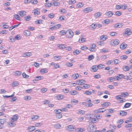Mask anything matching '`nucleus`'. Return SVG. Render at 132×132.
Returning <instances> with one entry per match:
<instances>
[{
    "label": "nucleus",
    "mask_w": 132,
    "mask_h": 132,
    "mask_svg": "<svg viewBox=\"0 0 132 132\" xmlns=\"http://www.w3.org/2000/svg\"><path fill=\"white\" fill-rule=\"evenodd\" d=\"M87 129L90 132L95 131L96 129L95 125L89 124L88 127Z\"/></svg>",
    "instance_id": "nucleus-1"
},
{
    "label": "nucleus",
    "mask_w": 132,
    "mask_h": 132,
    "mask_svg": "<svg viewBox=\"0 0 132 132\" xmlns=\"http://www.w3.org/2000/svg\"><path fill=\"white\" fill-rule=\"evenodd\" d=\"M67 34L69 35L68 36H67L68 38H72L73 35V32L71 30H67L66 31Z\"/></svg>",
    "instance_id": "nucleus-2"
},
{
    "label": "nucleus",
    "mask_w": 132,
    "mask_h": 132,
    "mask_svg": "<svg viewBox=\"0 0 132 132\" xmlns=\"http://www.w3.org/2000/svg\"><path fill=\"white\" fill-rule=\"evenodd\" d=\"M61 26V25L60 24H57L56 25L50 28V29L51 30H54L57 29L59 28Z\"/></svg>",
    "instance_id": "nucleus-3"
},
{
    "label": "nucleus",
    "mask_w": 132,
    "mask_h": 132,
    "mask_svg": "<svg viewBox=\"0 0 132 132\" xmlns=\"http://www.w3.org/2000/svg\"><path fill=\"white\" fill-rule=\"evenodd\" d=\"M123 26V24L122 23H116L114 24V27L117 28H120Z\"/></svg>",
    "instance_id": "nucleus-4"
},
{
    "label": "nucleus",
    "mask_w": 132,
    "mask_h": 132,
    "mask_svg": "<svg viewBox=\"0 0 132 132\" xmlns=\"http://www.w3.org/2000/svg\"><path fill=\"white\" fill-rule=\"evenodd\" d=\"M19 116L17 114H15L13 116V117L12 118L11 120V121H16L18 119Z\"/></svg>",
    "instance_id": "nucleus-5"
},
{
    "label": "nucleus",
    "mask_w": 132,
    "mask_h": 132,
    "mask_svg": "<svg viewBox=\"0 0 132 132\" xmlns=\"http://www.w3.org/2000/svg\"><path fill=\"white\" fill-rule=\"evenodd\" d=\"M35 129L34 126H30L28 127L27 129L28 130L29 132H31L34 131Z\"/></svg>",
    "instance_id": "nucleus-6"
},
{
    "label": "nucleus",
    "mask_w": 132,
    "mask_h": 132,
    "mask_svg": "<svg viewBox=\"0 0 132 132\" xmlns=\"http://www.w3.org/2000/svg\"><path fill=\"white\" fill-rule=\"evenodd\" d=\"M113 13L111 11H109L106 12L105 15L108 18L111 17L113 15Z\"/></svg>",
    "instance_id": "nucleus-7"
},
{
    "label": "nucleus",
    "mask_w": 132,
    "mask_h": 132,
    "mask_svg": "<svg viewBox=\"0 0 132 132\" xmlns=\"http://www.w3.org/2000/svg\"><path fill=\"white\" fill-rule=\"evenodd\" d=\"M30 32L29 31L25 30L23 32V35L26 36H29L31 34Z\"/></svg>",
    "instance_id": "nucleus-8"
},
{
    "label": "nucleus",
    "mask_w": 132,
    "mask_h": 132,
    "mask_svg": "<svg viewBox=\"0 0 132 132\" xmlns=\"http://www.w3.org/2000/svg\"><path fill=\"white\" fill-rule=\"evenodd\" d=\"M32 55V53L30 52H27L24 53L22 55V56L24 57H29Z\"/></svg>",
    "instance_id": "nucleus-9"
},
{
    "label": "nucleus",
    "mask_w": 132,
    "mask_h": 132,
    "mask_svg": "<svg viewBox=\"0 0 132 132\" xmlns=\"http://www.w3.org/2000/svg\"><path fill=\"white\" fill-rule=\"evenodd\" d=\"M127 46V45L126 44L123 43H122L120 46V48L122 50H123L125 49Z\"/></svg>",
    "instance_id": "nucleus-10"
},
{
    "label": "nucleus",
    "mask_w": 132,
    "mask_h": 132,
    "mask_svg": "<svg viewBox=\"0 0 132 132\" xmlns=\"http://www.w3.org/2000/svg\"><path fill=\"white\" fill-rule=\"evenodd\" d=\"M19 14L21 17H23L26 14V12L25 11H20L19 12Z\"/></svg>",
    "instance_id": "nucleus-11"
},
{
    "label": "nucleus",
    "mask_w": 132,
    "mask_h": 132,
    "mask_svg": "<svg viewBox=\"0 0 132 132\" xmlns=\"http://www.w3.org/2000/svg\"><path fill=\"white\" fill-rule=\"evenodd\" d=\"M75 129L72 125H70L68 126V130L69 131H73Z\"/></svg>",
    "instance_id": "nucleus-12"
},
{
    "label": "nucleus",
    "mask_w": 132,
    "mask_h": 132,
    "mask_svg": "<svg viewBox=\"0 0 132 132\" xmlns=\"http://www.w3.org/2000/svg\"><path fill=\"white\" fill-rule=\"evenodd\" d=\"M34 11V13L35 15H38L40 14V12L39 9H35Z\"/></svg>",
    "instance_id": "nucleus-13"
},
{
    "label": "nucleus",
    "mask_w": 132,
    "mask_h": 132,
    "mask_svg": "<svg viewBox=\"0 0 132 132\" xmlns=\"http://www.w3.org/2000/svg\"><path fill=\"white\" fill-rule=\"evenodd\" d=\"M110 103L109 102H105L104 103L101 104L102 106L103 107H107L110 105L109 104H110Z\"/></svg>",
    "instance_id": "nucleus-14"
},
{
    "label": "nucleus",
    "mask_w": 132,
    "mask_h": 132,
    "mask_svg": "<svg viewBox=\"0 0 132 132\" xmlns=\"http://www.w3.org/2000/svg\"><path fill=\"white\" fill-rule=\"evenodd\" d=\"M92 10L91 8L88 7L85 9L83 11L86 13H87L90 12Z\"/></svg>",
    "instance_id": "nucleus-15"
},
{
    "label": "nucleus",
    "mask_w": 132,
    "mask_h": 132,
    "mask_svg": "<svg viewBox=\"0 0 132 132\" xmlns=\"http://www.w3.org/2000/svg\"><path fill=\"white\" fill-rule=\"evenodd\" d=\"M98 69L97 65H94L92 67V70L94 72L96 71Z\"/></svg>",
    "instance_id": "nucleus-16"
},
{
    "label": "nucleus",
    "mask_w": 132,
    "mask_h": 132,
    "mask_svg": "<svg viewBox=\"0 0 132 132\" xmlns=\"http://www.w3.org/2000/svg\"><path fill=\"white\" fill-rule=\"evenodd\" d=\"M119 40H113V44L112 45L113 46H116L118 45L119 43Z\"/></svg>",
    "instance_id": "nucleus-17"
},
{
    "label": "nucleus",
    "mask_w": 132,
    "mask_h": 132,
    "mask_svg": "<svg viewBox=\"0 0 132 132\" xmlns=\"http://www.w3.org/2000/svg\"><path fill=\"white\" fill-rule=\"evenodd\" d=\"M104 108H101L99 109L98 110H95L94 111V112L96 113H101V112H103L104 111H105L106 110H105L104 111H100V110H102L103 109H104Z\"/></svg>",
    "instance_id": "nucleus-18"
},
{
    "label": "nucleus",
    "mask_w": 132,
    "mask_h": 132,
    "mask_svg": "<svg viewBox=\"0 0 132 132\" xmlns=\"http://www.w3.org/2000/svg\"><path fill=\"white\" fill-rule=\"evenodd\" d=\"M100 38L101 40L104 41L107 39V36L106 35H102L100 36Z\"/></svg>",
    "instance_id": "nucleus-19"
},
{
    "label": "nucleus",
    "mask_w": 132,
    "mask_h": 132,
    "mask_svg": "<svg viewBox=\"0 0 132 132\" xmlns=\"http://www.w3.org/2000/svg\"><path fill=\"white\" fill-rule=\"evenodd\" d=\"M84 4L82 3H79L76 5V8H80L83 6Z\"/></svg>",
    "instance_id": "nucleus-20"
},
{
    "label": "nucleus",
    "mask_w": 132,
    "mask_h": 132,
    "mask_svg": "<svg viewBox=\"0 0 132 132\" xmlns=\"http://www.w3.org/2000/svg\"><path fill=\"white\" fill-rule=\"evenodd\" d=\"M119 76H117L116 77V79L117 80H119L121 78H124L125 77L124 75H119Z\"/></svg>",
    "instance_id": "nucleus-21"
},
{
    "label": "nucleus",
    "mask_w": 132,
    "mask_h": 132,
    "mask_svg": "<svg viewBox=\"0 0 132 132\" xmlns=\"http://www.w3.org/2000/svg\"><path fill=\"white\" fill-rule=\"evenodd\" d=\"M48 71L47 69L46 68L42 69L40 70V72L42 73H45Z\"/></svg>",
    "instance_id": "nucleus-22"
},
{
    "label": "nucleus",
    "mask_w": 132,
    "mask_h": 132,
    "mask_svg": "<svg viewBox=\"0 0 132 132\" xmlns=\"http://www.w3.org/2000/svg\"><path fill=\"white\" fill-rule=\"evenodd\" d=\"M127 114V112L124 111H121L119 113L120 115H121L122 116L126 115Z\"/></svg>",
    "instance_id": "nucleus-23"
},
{
    "label": "nucleus",
    "mask_w": 132,
    "mask_h": 132,
    "mask_svg": "<svg viewBox=\"0 0 132 132\" xmlns=\"http://www.w3.org/2000/svg\"><path fill=\"white\" fill-rule=\"evenodd\" d=\"M78 92L76 91H71L69 92V93L72 95H75L77 94Z\"/></svg>",
    "instance_id": "nucleus-24"
},
{
    "label": "nucleus",
    "mask_w": 132,
    "mask_h": 132,
    "mask_svg": "<svg viewBox=\"0 0 132 132\" xmlns=\"http://www.w3.org/2000/svg\"><path fill=\"white\" fill-rule=\"evenodd\" d=\"M12 84L13 87H15L18 86L19 84V83L18 81H15L13 82Z\"/></svg>",
    "instance_id": "nucleus-25"
},
{
    "label": "nucleus",
    "mask_w": 132,
    "mask_h": 132,
    "mask_svg": "<svg viewBox=\"0 0 132 132\" xmlns=\"http://www.w3.org/2000/svg\"><path fill=\"white\" fill-rule=\"evenodd\" d=\"M123 70L125 71H127L129 70V66H124L123 67Z\"/></svg>",
    "instance_id": "nucleus-26"
},
{
    "label": "nucleus",
    "mask_w": 132,
    "mask_h": 132,
    "mask_svg": "<svg viewBox=\"0 0 132 132\" xmlns=\"http://www.w3.org/2000/svg\"><path fill=\"white\" fill-rule=\"evenodd\" d=\"M131 33V30L130 29H127V30H126L125 32L124 33V34H127L128 35H130Z\"/></svg>",
    "instance_id": "nucleus-27"
},
{
    "label": "nucleus",
    "mask_w": 132,
    "mask_h": 132,
    "mask_svg": "<svg viewBox=\"0 0 132 132\" xmlns=\"http://www.w3.org/2000/svg\"><path fill=\"white\" fill-rule=\"evenodd\" d=\"M62 117V115L61 114V113L56 114V118L57 119H60Z\"/></svg>",
    "instance_id": "nucleus-28"
},
{
    "label": "nucleus",
    "mask_w": 132,
    "mask_h": 132,
    "mask_svg": "<svg viewBox=\"0 0 132 132\" xmlns=\"http://www.w3.org/2000/svg\"><path fill=\"white\" fill-rule=\"evenodd\" d=\"M67 45H61L59 46V48L61 49H63L66 47Z\"/></svg>",
    "instance_id": "nucleus-29"
},
{
    "label": "nucleus",
    "mask_w": 132,
    "mask_h": 132,
    "mask_svg": "<svg viewBox=\"0 0 132 132\" xmlns=\"http://www.w3.org/2000/svg\"><path fill=\"white\" fill-rule=\"evenodd\" d=\"M39 117V116L38 115L33 116L31 118V119L33 120H35L37 119Z\"/></svg>",
    "instance_id": "nucleus-30"
},
{
    "label": "nucleus",
    "mask_w": 132,
    "mask_h": 132,
    "mask_svg": "<svg viewBox=\"0 0 132 132\" xmlns=\"http://www.w3.org/2000/svg\"><path fill=\"white\" fill-rule=\"evenodd\" d=\"M131 103H127L125 104L124 107L125 108H129L131 106Z\"/></svg>",
    "instance_id": "nucleus-31"
},
{
    "label": "nucleus",
    "mask_w": 132,
    "mask_h": 132,
    "mask_svg": "<svg viewBox=\"0 0 132 132\" xmlns=\"http://www.w3.org/2000/svg\"><path fill=\"white\" fill-rule=\"evenodd\" d=\"M56 97L58 100L62 99L63 98L64 96L63 95H59L56 96Z\"/></svg>",
    "instance_id": "nucleus-32"
},
{
    "label": "nucleus",
    "mask_w": 132,
    "mask_h": 132,
    "mask_svg": "<svg viewBox=\"0 0 132 132\" xmlns=\"http://www.w3.org/2000/svg\"><path fill=\"white\" fill-rule=\"evenodd\" d=\"M14 17L15 18V19H16L19 20H20V17L18 15L16 14H14Z\"/></svg>",
    "instance_id": "nucleus-33"
},
{
    "label": "nucleus",
    "mask_w": 132,
    "mask_h": 132,
    "mask_svg": "<svg viewBox=\"0 0 132 132\" xmlns=\"http://www.w3.org/2000/svg\"><path fill=\"white\" fill-rule=\"evenodd\" d=\"M31 18L29 15H28L24 17V19L25 20L28 21Z\"/></svg>",
    "instance_id": "nucleus-34"
},
{
    "label": "nucleus",
    "mask_w": 132,
    "mask_h": 132,
    "mask_svg": "<svg viewBox=\"0 0 132 132\" xmlns=\"http://www.w3.org/2000/svg\"><path fill=\"white\" fill-rule=\"evenodd\" d=\"M48 16L50 18H52L55 16V15L53 13H51L48 14Z\"/></svg>",
    "instance_id": "nucleus-35"
},
{
    "label": "nucleus",
    "mask_w": 132,
    "mask_h": 132,
    "mask_svg": "<svg viewBox=\"0 0 132 132\" xmlns=\"http://www.w3.org/2000/svg\"><path fill=\"white\" fill-rule=\"evenodd\" d=\"M61 127V125L59 124H57L54 125V127L56 129H59Z\"/></svg>",
    "instance_id": "nucleus-36"
},
{
    "label": "nucleus",
    "mask_w": 132,
    "mask_h": 132,
    "mask_svg": "<svg viewBox=\"0 0 132 132\" xmlns=\"http://www.w3.org/2000/svg\"><path fill=\"white\" fill-rule=\"evenodd\" d=\"M95 58L94 56L93 55H89L88 56V60L89 61H90L94 59Z\"/></svg>",
    "instance_id": "nucleus-37"
},
{
    "label": "nucleus",
    "mask_w": 132,
    "mask_h": 132,
    "mask_svg": "<svg viewBox=\"0 0 132 132\" xmlns=\"http://www.w3.org/2000/svg\"><path fill=\"white\" fill-rule=\"evenodd\" d=\"M53 4L55 6H59L60 5V3L59 2L54 1L53 2Z\"/></svg>",
    "instance_id": "nucleus-38"
},
{
    "label": "nucleus",
    "mask_w": 132,
    "mask_h": 132,
    "mask_svg": "<svg viewBox=\"0 0 132 132\" xmlns=\"http://www.w3.org/2000/svg\"><path fill=\"white\" fill-rule=\"evenodd\" d=\"M77 81H78L81 84V85L83 84H84L85 83V81L83 79H81Z\"/></svg>",
    "instance_id": "nucleus-39"
},
{
    "label": "nucleus",
    "mask_w": 132,
    "mask_h": 132,
    "mask_svg": "<svg viewBox=\"0 0 132 132\" xmlns=\"http://www.w3.org/2000/svg\"><path fill=\"white\" fill-rule=\"evenodd\" d=\"M90 86V85H89L84 84V85L83 86V87L84 89H87L89 88Z\"/></svg>",
    "instance_id": "nucleus-40"
},
{
    "label": "nucleus",
    "mask_w": 132,
    "mask_h": 132,
    "mask_svg": "<svg viewBox=\"0 0 132 132\" xmlns=\"http://www.w3.org/2000/svg\"><path fill=\"white\" fill-rule=\"evenodd\" d=\"M98 68L99 69H101L104 68V65L103 64H101L99 65H97Z\"/></svg>",
    "instance_id": "nucleus-41"
},
{
    "label": "nucleus",
    "mask_w": 132,
    "mask_h": 132,
    "mask_svg": "<svg viewBox=\"0 0 132 132\" xmlns=\"http://www.w3.org/2000/svg\"><path fill=\"white\" fill-rule=\"evenodd\" d=\"M101 14L100 12H98L96 13L94 15L95 16L96 18H98L101 16Z\"/></svg>",
    "instance_id": "nucleus-42"
},
{
    "label": "nucleus",
    "mask_w": 132,
    "mask_h": 132,
    "mask_svg": "<svg viewBox=\"0 0 132 132\" xmlns=\"http://www.w3.org/2000/svg\"><path fill=\"white\" fill-rule=\"evenodd\" d=\"M76 2L75 0H71V1H69V4L70 5L73 4Z\"/></svg>",
    "instance_id": "nucleus-43"
},
{
    "label": "nucleus",
    "mask_w": 132,
    "mask_h": 132,
    "mask_svg": "<svg viewBox=\"0 0 132 132\" xmlns=\"http://www.w3.org/2000/svg\"><path fill=\"white\" fill-rule=\"evenodd\" d=\"M121 94L122 95V97H125L128 96L129 95V94L126 92L125 93H121Z\"/></svg>",
    "instance_id": "nucleus-44"
},
{
    "label": "nucleus",
    "mask_w": 132,
    "mask_h": 132,
    "mask_svg": "<svg viewBox=\"0 0 132 132\" xmlns=\"http://www.w3.org/2000/svg\"><path fill=\"white\" fill-rule=\"evenodd\" d=\"M71 76L73 79H76L79 77V75H72Z\"/></svg>",
    "instance_id": "nucleus-45"
},
{
    "label": "nucleus",
    "mask_w": 132,
    "mask_h": 132,
    "mask_svg": "<svg viewBox=\"0 0 132 132\" xmlns=\"http://www.w3.org/2000/svg\"><path fill=\"white\" fill-rule=\"evenodd\" d=\"M43 78V77L42 76H37L35 80H38L42 79Z\"/></svg>",
    "instance_id": "nucleus-46"
},
{
    "label": "nucleus",
    "mask_w": 132,
    "mask_h": 132,
    "mask_svg": "<svg viewBox=\"0 0 132 132\" xmlns=\"http://www.w3.org/2000/svg\"><path fill=\"white\" fill-rule=\"evenodd\" d=\"M122 12L120 11H117L115 12V15H116L119 16L122 14Z\"/></svg>",
    "instance_id": "nucleus-47"
},
{
    "label": "nucleus",
    "mask_w": 132,
    "mask_h": 132,
    "mask_svg": "<svg viewBox=\"0 0 132 132\" xmlns=\"http://www.w3.org/2000/svg\"><path fill=\"white\" fill-rule=\"evenodd\" d=\"M116 78L114 77H111L109 78V80L111 82H112L115 80Z\"/></svg>",
    "instance_id": "nucleus-48"
},
{
    "label": "nucleus",
    "mask_w": 132,
    "mask_h": 132,
    "mask_svg": "<svg viewBox=\"0 0 132 132\" xmlns=\"http://www.w3.org/2000/svg\"><path fill=\"white\" fill-rule=\"evenodd\" d=\"M54 111H56L55 113H56V114L61 113L62 112V110L60 109H58V110H55Z\"/></svg>",
    "instance_id": "nucleus-49"
},
{
    "label": "nucleus",
    "mask_w": 132,
    "mask_h": 132,
    "mask_svg": "<svg viewBox=\"0 0 132 132\" xmlns=\"http://www.w3.org/2000/svg\"><path fill=\"white\" fill-rule=\"evenodd\" d=\"M85 41V39L83 38H82L81 39H79V42L80 43L84 42Z\"/></svg>",
    "instance_id": "nucleus-50"
},
{
    "label": "nucleus",
    "mask_w": 132,
    "mask_h": 132,
    "mask_svg": "<svg viewBox=\"0 0 132 132\" xmlns=\"http://www.w3.org/2000/svg\"><path fill=\"white\" fill-rule=\"evenodd\" d=\"M24 99L25 100L27 101V100H30L31 98L30 96H27L26 97H24Z\"/></svg>",
    "instance_id": "nucleus-51"
},
{
    "label": "nucleus",
    "mask_w": 132,
    "mask_h": 132,
    "mask_svg": "<svg viewBox=\"0 0 132 132\" xmlns=\"http://www.w3.org/2000/svg\"><path fill=\"white\" fill-rule=\"evenodd\" d=\"M117 33L115 32H112L110 33V35L112 36H116L117 35Z\"/></svg>",
    "instance_id": "nucleus-52"
},
{
    "label": "nucleus",
    "mask_w": 132,
    "mask_h": 132,
    "mask_svg": "<svg viewBox=\"0 0 132 132\" xmlns=\"http://www.w3.org/2000/svg\"><path fill=\"white\" fill-rule=\"evenodd\" d=\"M17 99V97L15 96L13 97L11 99L10 101L11 102H13L15 101Z\"/></svg>",
    "instance_id": "nucleus-53"
},
{
    "label": "nucleus",
    "mask_w": 132,
    "mask_h": 132,
    "mask_svg": "<svg viewBox=\"0 0 132 132\" xmlns=\"http://www.w3.org/2000/svg\"><path fill=\"white\" fill-rule=\"evenodd\" d=\"M60 34L62 35H64L65 34H67L66 31H65L64 30H62L60 31Z\"/></svg>",
    "instance_id": "nucleus-54"
},
{
    "label": "nucleus",
    "mask_w": 132,
    "mask_h": 132,
    "mask_svg": "<svg viewBox=\"0 0 132 132\" xmlns=\"http://www.w3.org/2000/svg\"><path fill=\"white\" fill-rule=\"evenodd\" d=\"M91 120H92L91 121V122L93 123H95L98 121L95 118H92Z\"/></svg>",
    "instance_id": "nucleus-55"
},
{
    "label": "nucleus",
    "mask_w": 132,
    "mask_h": 132,
    "mask_svg": "<svg viewBox=\"0 0 132 132\" xmlns=\"http://www.w3.org/2000/svg\"><path fill=\"white\" fill-rule=\"evenodd\" d=\"M47 90V89L46 88H43L41 89V92L42 93H44L46 92Z\"/></svg>",
    "instance_id": "nucleus-56"
},
{
    "label": "nucleus",
    "mask_w": 132,
    "mask_h": 132,
    "mask_svg": "<svg viewBox=\"0 0 132 132\" xmlns=\"http://www.w3.org/2000/svg\"><path fill=\"white\" fill-rule=\"evenodd\" d=\"M42 125V124L41 123H38L35 124V126L36 127H39Z\"/></svg>",
    "instance_id": "nucleus-57"
},
{
    "label": "nucleus",
    "mask_w": 132,
    "mask_h": 132,
    "mask_svg": "<svg viewBox=\"0 0 132 132\" xmlns=\"http://www.w3.org/2000/svg\"><path fill=\"white\" fill-rule=\"evenodd\" d=\"M61 58V57L60 56H55L54 57V59L55 60L57 61Z\"/></svg>",
    "instance_id": "nucleus-58"
},
{
    "label": "nucleus",
    "mask_w": 132,
    "mask_h": 132,
    "mask_svg": "<svg viewBox=\"0 0 132 132\" xmlns=\"http://www.w3.org/2000/svg\"><path fill=\"white\" fill-rule=\"evenodd\" d=\"M80 52L78 50H76L73 52V53L74 55H77Z\"/></svg>",
    "instance_id": "nucleus-59"
},
{
    "label": "nucleus",
    "mask_w": 132,
    "mask_h": 132,
    "mask_svg": "<svg viewBox=\"0 0 132 132\" xmlns=\"http://www.w3.org/2000/svg\"><path fill=\"white\" fill-rule=\"evenodd\" d=\"M5 120L2 119H0V124H3L5 123Z\"/></svg>",
    "instance_id": "nucleus-60"
},
{
    "label": "nucleus",
    "mask_w": 132,
    "mask_h": 132,
    "mask_svg": "<svg viewBox=\"0 0 132 132\" xmlns=\"http://www.w3.org/2000/svg\"><path fill=\"white\" fill-rule=\"evenodd\" d=\"M108 49L103 50L101 49L100 50V52L101 53H106L108 52Z\"/></svg>",
    "instance_id": "nucleus-61"
},
{
    "label": "nucleus",
    "mask_w": 132,
    "mask_h": 132,
    "mask_svg": "<svg viewBox=\"0 0 132 132\" xmlns=\"http://www.w3.org/2000/svg\"><path fill=\"white\" fill-rule=\"evenodd\" d=\"M85 94L88 95L92 94L91 92L88 90L86 91L85 92Z\"/></svg>",
    "instance_id": "nucleus-62"
},
{
    "label": "nucleus",
    "mask_w": 132,
    "mask_h": 132,
    "mask_svg": "<svg viewBox=\"0 0 132 132\" xmlns=\"http://www.w3.org/2000/svg\"><path fill=\"white\" fill-rule=\"evenodd\" d=\"M11 42H14L15 41V38L12 37H10L9 38Z\"/></svg>",
    "instance_id": "nucleus-63"
},
{
    "label": "nucleus",
    "mask_w": 132,
    "mask_h": 132,
    "mask_svg": "<svg viewBox=\"0 0 132 132\" xmlns=\"http://www.w3.org/2000/svg\"><path fill=\"white\" fill-rule=\"evenodd\" d=\"M120 62L119 61L118 59H115L114 60V63L115 64H118Z\"/></svg>",
    "instance_id": "nucleus-64"
}]
</instances>
